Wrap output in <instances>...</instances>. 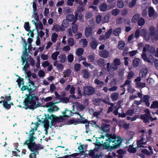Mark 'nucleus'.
<instances>
[{"label": "nucleus", "mask_w": 158, "mask_h": 158, "mask_svg": "<svg viewBox=\"0 0 158 158\" xmlns=\"http://www.w3.org/2000/svg\"><path fill=\"white\" fill-rule=\"evenodd\" d=\"M110 125L102 123L101 127H99V129L105 132V134L108 138L105 140L106 142L103 143V149H106L108 151L118 148L122 142L121 137L117 136L115 134L112 135L107 133V132L110 131Z\"/></svg>", "instance_id": "nucleus-1"}, {"label": "nucleus", "mask_w": 158, "mask_h": 158, "mask_svg": "<svg viewBox=\"0 0 158 158\" xmlns=\"http://www.w3.org/2000/svg\"><path fill=\"white\" fill-rule=\"evenodd\" d=\"M33 133L30 134L29 137L23 143V145H26L31 152L29 156V158H37L36 156L39 154V151L44 148V147L40 143H37L35 141V138L33 135Z\"/></svg>", "instance_id": "nucleus-2"}, {"label": "nucleus", "mask_w": 158, "mask_h": 158, "mask_svg": "<svg viewBox=\"0 0 158 158\" xmlns=\"http://www.w3.org/2000/svg\"><path fill=\"white\" fill-rule=\"evenodd\" d=\"M26 96L23 102L26 109L34 110L41 106L40 103L38 102L39 97L35 94H28Z\"/></svg>", "instance_id": "nucleus-3"}, {"label": "nucleus", "mask_w": 158, "mask_h": 158, "mask_svg": "<svg viewBox=\"0 0 158 158\" xmlns=\"http://www.w3.org/2000/svg\"><path fill=\"white\" fill-rule=\"evenodd\" d=\"M50 119L51 120L50 123L51 126L55 127L57 123L63 122L65 120V119L62 116H60L57 117L52 114L51 115V117L50 118Z\"/></svg>", "instance_id": "nucleus-4"}, {"label": "nucleus", "mask_w": 158, "mask_h": 158, "mask_svg": "<svg viewBox=\"0 0 158 158\" xmlns=\"http://www.w3.org/2000/svg\"><path fill=\"white\" fill-rule=\"evenodd\" d=\"M97 139L96 143H95V147L93 150H90L89 151L88 155L92 158H99V153H98L99 150V142Z\"/></svg>", "instance_id": "nucleus-5"}, {"label": "nucleus", "mask_w": 158, "mask_h": 158, "mask_svg": "<svg viewBox=\"0 0 158 158\" xmlns=\"http://www.w3.org/2000/svg\"><path fill=\"white\" fill-rule=\"evenodd\" d=\"M28 86L27 85H23L22 88V90H27L29 92V94L34 91L36 88V86H35V83L31 79H28Z\"/></svg>", "instance_id": "nucleus-6"}, {"label": "nucleus", "mask_w": 158, "mask_h": 158, "mask_svg": "<svg viewBox=\"0 0 158 158\" xmlns=\"http://www.w3.org/2000/svg\"><path fill=\"white\" fill-rule=\"evenodd\" d=\"M84 94L88 95L93 94L95 92V90L93 87L88 86L85 87L84 88Z\"/></svg>", "instance_id": "nucleus-7"}, {"label": "nucleus", "mask_w": 158, "mask_h": 158, "mask_svg": "<svg viewBox=\"0 0 158 158\" xmlns=\"http://www.w3.org/2000/svg\"><path fill=\"white\" fill-rule=\"evenodd\" d=\"M42 119H43V121L42 122V123H44V127L45 128V130L46 131V134L48 133V131L49 129V121L47 119V118H42Z\"/></svg>", "instance_id": "nucleus-8"}, {"label": "nucleus", "mask_w": 158, "mask_h": 158, "mask_svg": "<svg viewBox=\"0 0 158 158\" xmlns=\"http://www.w3.org/2000/svg\"><path fill=\"white\" fill-rule=\"evenodd\" d=\"M21 59L23 61L22 65H23L25 62H26L23 68V70L26 71L29 67L30 64L28 63V60L26 57L24 56H22Z\"/></svg>", "instance_id": "nucleus-9"}, {"label": "nucleus", "mask_w": 158, "mask_h": 158, "mask_svg": "<svg viewBox=\"0 0 158 158\" xmlns=\"http://www.w3.org/2000/svg\"><path fill=\"white\" fill-rule=\"evenodd\" d=\"M58 103L57 102H47L45 105L47 107H51L54 110V111H57L59 109L58 107L55 105V104Z\"/></svg>", "instance_id": "nucleus-10"}, {"label": "nucleus", "mask_w": 158, "mask_h": 158, "mask_svg": "<svg viewBox=\"0 0 158 158\" xmlns=\"http://www.w3.org/2000/svg\"><path fill=\"white\" fill-rule=\"evenodd\" d=\"M93 33V30L91 27H86L85 30V34L86 37L91 36Z\"/></svg>", "instance_id": "nucleus-11"}, {"label": "nucleus", "mask_w": 158, "mask_h": 158, "mask_svg": "<svg viewBox=\"0 0 158 158\" xmlns=\"http://www.w3.org/2000/svg\"><path fill=\"white\" fill-rule=\"evenodd\" d=\"M107 69L108 71L110 70V69L113 70H115L118 69V67L114 63H112L110 65V63H108L107 64Z\"/></svg>", "instance_id": "nucleus-12"}, {"label": "nucleus", "mask_w": 158, "mask_h": 158, "mask_svg": "<svg viewBox=\"0 0 158 158\" xmlns=\"http://www.w3.org/2000/svg\"><path fill=\"white\" fill-rule=\"evenodd\" d=\"M148 72V70L147 68H143L140 71L139 73V75L141 78L145 77Z\"/></svg>", "instance_id": "nucleus-13"}, {"label": "nucleus", "mask_w": 158, "mask_h": 158, "mask_svg": "<svg viewBox=\"0 0 158 158\" xmlns=\"http://www.w3.org/2000/svg\"><path fill=\"white\" fill-rule=\"evenodd\" d=\"M73 113L71 110H69L68 109H66L65 110L62 112V114L64 118H69L70 116L73 115Z\"/></svg>", "instance_id": "nucleus-14"}, {"label": "nucleus", "mask_w": 158, "mask_h": 158, "mask_svg": "<svg viewBox=\"0 0 158 158\" xmlns=\"http://www.w3.org/2000/svg\"><path fill=\"white\" fill-rule=\"evenodd\" d=\"M150 115L148 114H141L140 115V119L143 121L145 123H147L149 122V117Z\"/></svg>", "instance_id": "nucleus-15"}, {"label": "nucleus", "mask_w": 158, "mask_h": 158, "mask_svg": "<svg viewBox=\"0 0 158 158\" xmlns=\"http://www.w3.org/2000/svg\"><path fill=\"white\" fill-rule=\"evenodd\" d=\"M35 126L33 128H32V127L31 128V130L29 132V135L28 137L27 138V140L28 139L29 137V136L30 135V134H31L32 133H33L32 135L35 138V139H36V137L35 136V133L34 130H37V128L38 127V126L39 125V124L38 123V122H36L35 123Z\"/></svg>", "instance_id": "nucleus-16"}, {"label": "nucleus", "mask_w": 158, "mask_h": 158, "mask_svg": "<svg viewBox=\"0 0 158 158\" xmlns=\"http://www.w3.org/2000/svg\"><path fill=\"white\" fill-rule=\"evenodd\" d=\"M142 34L146 41H148L150 40L151 35L146 30H143Z\"/></svg>", "instance_id": "nucleus-17"}, {"label": "nucleus", "mask_w": 158, "mask_h": 158, "mask_svg": "<svg viewBox=\"0 0 158 158\" xmlns=\"http://www.w3.org/2000/svg\"><path fill=\"white\" fill-rule=\"evenodd\" d=\"M109 55V52L106 50H103L99 51V56L104 58H107Z\"/></svg>", "instance_id": "nucleus-18"}, {"label": "nucleus", "mask_w": 158, "mask_h": 158, "mask_svg": "<svg viewBox=\"0 0 158 158\" xmlns=\"http://www.w3.org/2000/svg\"><path fill=\"white\" fill-rule=\"evenodd\" d=\"M126 152V151L122 149L118 150L117 151V153L118 155H117V157L118 158H123V155L125 154Z\"/></svg>", "instance_id": "nucleus-19"}, {"label": "nucleus", "mask_w": 158, "mask_h": 158, "mask_svg": "<svg viewBox=\"0 0 158 158\" xmlns=\"http://www.w3.org/2000/svg\"><path fill=\"white\" fill-rule=\"evenodd\" d=\"M66 19L70 22H73L72 23H75V21H74V16L73 14H69L66 15Z\"/></svg>", "instance_id": "nucleus-20"}, {"label": "nucleus", "mask_w": 158, "mask_h": 158, "mask_svg": "<svg viewBox=\"0 0 158 158\" xmlns=\"http://www.w3.org/2000/svg\"><path fill=\"white\" fill-rule=\"evenodd\" d=\"M156 13H155L153 8L152 7H150L148 9V15L150 17L155 16Z\"/></svg>", "instance_id": "nucleus-21"}, {"label": "nucleus", "mask_w": 158, "mask_h": 158, "mask_svg": "<svg viewBox=\"0 0 158 158\" xmlns=\"http://www.w3.org/2000/svg\"><path fill=\"white\" fill-rule=\"evenodd\" d=\"M140 60V59L139 58H134L132 61V65L134 68H136L138 66Z\"/></svg>", "instance_id": "nucleus-22"}, {"label": "nucleus", "mask_w": 158, "mask_h": 158, "mask_svg": "<svg viewBox=\"0 0 158 158\" xmlns=\"http://www.w3.org/2000/svg\"><path fill=\"white\" fill-rule=\"evenodd\" d=\"M59 61L61 63H64L66 60V57L64 54L60 55L59 57Z\"/></svg>", "instance_id": "nucleus-23"}, {"label": "nucleus", "mask_w": 158, "mask_h": 158, "mask_svg": "<svg viewBox=\"0 0 158 158\" xmlns=\"http://www.w3.org/2000/svg\"><path fill=\"white\" fill-rule=\"evenodd\" d=\"M81 73L83 75V78L87 79L89 77V73L86 69H84L82 70Z\"/></svg>", "instance_id": "nucleus-24"}, {"label": "nucleus", "mask_w": 158, "mask_h": 158, "mask_svg": "<svg viewBox=\"0 0 158 158\" xmlns=\"http://www.w3.org/2000/svg\"><path fill=\"white\" fill-rule=\"evenodd\" d=\"M140 15L138 13L136 14L132 17L131 19V22L133 23H136L139 18Z\"/></svg>", "instance_id": "nucleus-25"}, {"label": "nucleus", "mask_w": 158, "mask_h": 158, "mask_svg": "<svg viewBox=\"0 0 158 158\" xmlns=\"http://www.w3.org/2000/svg\"><path fill=\"white\" fill-rule=\"evenodd\" d=\"M146 48L148 47L149 48L148 51H149V52L150 53V54L152 55H153L154 54V53L155 52V50L154 47L153 46H151L150 47H149V45L146 44Z\"/></svg>", "instance_id": "nucleus-26"}, {"label": "nucleus", "mask_w": 158, "mask_h": 158, "mask_svg": "<svg viewBox=\"0 0 158 158\" xmlns=\"http://www.w3.org/2000/svg\"><path fill=\"white\" fill-rule=\"evenodd\" d=\"M149 30L150 31L149 33L151 35L152 37L155 34L156 28L154 26H151L149 28Z\"/></svg>", "instance_id": "nucleus-27"}, {"label": "nucleus", "mask_w": 158, "mask_h": 158, "mask_svg": "<svg viewBox=\"0 0 158 158\" xmlns=\"http://www.w3.org/2000/svg\"><path fill=\"white\" fill-rule=\"evenodd\" d=\"M77 114L79 115L81 117V119L78 118V122L79 123H82V124H85L86 123L87 121L88 120L85 119V118L84 117H82V116L80 115L79 113H77Z\"/></svg>", "instance_id": "nucleus-28"}, {"label": "nucleus", "mask_w": 158, "mask_h": 158, "mask_svg": "<svg viewBox=\"0 0 158 158\" xmlns=\"http://www.w3.org/2000/svg\"><path fill=\"white\" fill-rule=\"evenodd\" d=\"M141 152L147 156H150L152 155L153 153L152 151L149 152L147 149H144L141 151Z\"/></svg>", "instance_id": "nucleus-29"}, {"label": "nucleus", "mask_w": 158, "mask_h": 158, "mask_svg": "<svg viewBox=\"0 0 158 158\" xmlns=\"http://www.w3.org/2000/svg\"><path fill=\"white\" fill-rule=\"evenodd\" d=\"M100 10L102 11H106L107 9V5L105 3H102L99 6Z\"/></svg>", "instance_id": "nucleus-30"}, {"label": "nucleus", "mask_w": 158, "mask_h": 158, "mask_svg": "<svg viewBox=\"0 0 158 158\" xmlns=\"http://www.w3.org/2000/svg\"><path fill=\"white\" fill-rule=\"evenodd\" d=\"M29 23L28 22H25L24 24V27L26 31H28L29 33L31 32V30H30V27L29 26Z\"/></svg>", "instance_id": "nucleus-31"}, {"label": "nucleus", "mask_w": 158, "mask_h": 158, "mask_svg": "<svg viewBox=\"0 0 158 158\" xmlns=\"http://www.w3.org/2000/svg\"><path fill=\"white\" fill-rule=\"evenodd\" d=\"M125 43L122 40H120L119 41L118 48L119 50H122L123 49V48L125 46Z\"/></svg>", "instance_id": "nucleus-32"}, {"label": "nucleus", "mask_w": 158, "mask_h": 158, "mask_svg": "<svg viewBox=\"0 0 158 158\" xmlns=\"http://www.w3.org/2000/svg\"><path fill=\"white\" fill-rule=\"evenodd\" d=\"M98 45L97 42L96 41H92L90 43V46L93 49H96Z\"/></svg>", "instance_id": "nucleus-33"}, {"label": "nucleus", "mask_w": 158, "mask_h": 158, "mask_svg": "<svg viewBox=\"0 0 158 158\" xmlns=\"http://www.w3.org/2000/svg\"><path fill=\"white\" fill-rule=\"evenodd\" d=\"M60 54V52L56 51L52 54L51 57L52 59L54 60H56L58 55Z\"/></svg>", "instance_id": "nucleus-34"}, {"label": "nucleus", "mask_w": 158, "mask_h": 158, "mask_svg": "<svg viewBox=\"0 0 158 158\" xmlns=\"http://www.w3.org/2000/svg\"><path fill=\"white\" fill-rule=\"evenodd\" d=\"M150 108L151 109H158V101H156L153 102L152 104L151 105Z\"/></svg>", "instance_id": "nucleus-35"}, {"label": "nucleus", "mask_w": 158, "mask_h": 158, "mask_svg": "<svg viewBox=\"0 0 158 158\" xmlns=\"http://www.w3.org/2000/svg\"><path fill=\"white\" fill-rule=\"evenodd\" d=\"M145 21L144 19L142 18H140L137 22L138 25L139 26H143L145 23Z\"/></svg>", "instance_id": "nucleus-36"}, {"label": "nucleus", "mask_w": 158, "mask_h": 158, "mask_svg": "<svg viewBox=\"0 0 158 158\" xmlns=\"http://www.w3.org/2000/svg\"><path fill=\"white\" fill-rule=\"evenodd\" d=\"M78 118L77 119H75L74 118L72 119L69 121V124H74L75 125H77L79 124L78 122Z\"/></svg>", "instance_id": "nucleus-37"}, {"label": "nucleus", "mask_w": 158, "mask_h": 158, "mask_svg": "<svg viewBox=\"0 0 158 158\" xmlns=\"http://www.w3.org/2000/svg\"><path fill=\"white\" fill-rule=\"evenodd\" d=\"M83 52L84 50L83 49L80 48L77 49L76 53L78 56H80L83 53Z\"/></svg>", "instance_id": "nucleus-38"}, {"label": "nucleus", "mask_w": 158, "mask_h": 158, "mask_svg": "<svg viewBox=\"0 0 158 158\" xmlns=\"http://www.w3.org/2000/svg\"><path fill=\"white\" fill-rule=\"evenodd\" d=\"M10 94H9V96H5L4 97L3 96H1L0 98V99H4V102H7L9 101L11 99V96L10 95Z\"/></svg>", "instance_id": "nucleus-39"}, {"label": "nucleus", "mask_w": 158, "mask_h": 158, "mask_svg": "<svg viewBox=\"0 0 158 158\" xmlns=\"http://www.w3.org/2000/svg\"><path fill=\"white\" fill-rule=\"evenodd\" d=\"M68 21L66 19L63 20L62 24V26L64 28L68 27L69 25Z\"/></svg>", "instance_id": "nucleus-40"}, {"label": "nucleus", "mask_w": 158, "mask_h": 158, "mask_svg": "<svg viewBox=\"0 0 158 158\" xmlns=\"http://www.w3.org/2000/svg\"><path fill=\"white\" fill-rule=\"evenodd\" d=\"M121 32L120 27H118L113 31V33L115 36L118 35Z\"/></svg>", "instance_id": "nucleus-41"}, {"label": "nucleus", "mask_w": 158, "mask_h": 158, "mask_svg": "<svg viewBox=\"0 0 158 158\" xmlns=\"http://www.w3.org/2000/svg\"><path fill=\"white\" fill-rule=\"evenodd\" d=\"M73 26L72 27V29L73 32L75 33L78 30V26L77 24H76L75 23H72Z\"/></svg>", "instance_id": "nucleus-42"}, {"label": "nucleus", "mask_w": 158, "mask_h": 158, "mask_svg": "<svg viewBox=\"0 0 158 158\" xmlns=\"http://www.w3.org/2000/svg\"><path fill=\"white\" fill-rule=\"evenodd\" d=\"M117 6L119 8H121L124 6V3L121 0H118L117 2Z\"/></svg>", "instance_id": "nucleus-43"}, {"label": "nucleus", "mask_w": 158, "mask_h": 158, "mask_svg": "<svg viewBox=\"0 0 158 158\" xmlns=\"http://www.w3.org/2000/svg\"><path fill=\"white\" fill-rule=\"evenodd\" d=\"M2 105L7 110H9L11 108L10 105L8 104V102H3Z\"/></svg>", "instance_id": "nucleus-44"}, {"label": "nucleus", "mask_w": 158, "mask_h": 158, "mask_svg": "<svg viewBox=\"0 0 158 158\" xmlns=\"http://www.w3.org/2000/svg\"><path fill=\"white\" fill-rule=\"evenodd\" d=\"M120 12L119 10L118 9H115L113 10L111 12V14L113 15L117 16Z\"/></svg>", "instance_id": "nucleus-45"}, {"label": "nucleus", "mask_w": 158, "mask_h": 158, "mask_svg": "<svg viewBox=\"0 0 158 158\" xmlns=\"http://www.w3.org/2000/svg\"><path fill=\"white\" fill-rule=\"evenodd\" d=\"M67 59L68 62L69 63H71L73 62L74 60L73 55L71 54H69L67 56Z\"/></svg>", "instance_id": "nucleus-46"}, {"label": "nucleus", "mask_w": 158, "mask_h": 158, "mask_svg": "<svg viewBox=\"0 0 158 158\" xmlns=\"http://www.w3.org/2000/svg\"><path fill=\"white\" fill-rule=\"evenodd\" d=\"M57 37L58 35L56 33H53L52 34L51 38L52 41L53 42H56Z\"/></svg>", "instance_id": "nucleus-47"}, {"label": "nucleus", "mask_w": 158, "mask_h": 158, "mask_svg": "<svg viewBox=\"0 0 158 158\" xmlns=\"http://www.w3.org/2000/svg\"><path fill=\"white\" fill-rule=\"evenodd\" d=\"M81 68V64H79L76 63L74 66V69L75 71H79Z\"/></svg>", "instance_id": "nucleus-48"}, {"label": "nucleus", "mask_w": 158, "mask_h": 158, "mask_svg": "<svg viewBox=\"0 0 158 158\" xmlns=\"http://www.w3.org/2000/svg\"><path fill=\"white\" fill-rule=\"evenodd\" d=\"M112 33L111 29H109L105 34V37L106 39L109 38Z\"/></svg>", "instance_id": "nucleus-49"}, {"label": "nucleus", "mask_w": 158, "mask_h": 158, "mask_svg": "<svg viewBox=\"0 0 158 158\" xmlns=\"http://www.w3.org/2000/svg\"><path fill=\"white\" fill-rule=\"evenodd\" d=\"M111 98L113 101L117 100L118 98V94L117 93H114L111 95Z\"/></svg>", "instance_id": "nucleus-50"}, {"label": "nucleus", "mask_w": 158, "mask_h": 158, "mask_svg": "<svg viewBox=\"0 0 158 158\" xmlns=\"http://www.w3.org/2000/svg\"><path fill=\"white\" fill-rule=\"evenodd\" d=\"M136 85L137 87L139 88H141L145 87L146 86V84L145 83H143L141 82L136 83Z\"/></svg>", "instance_id": "nucleus-51"}, {"label": "nucleus", "mask_w": 158, "mask_h": 158, "mask_svg": "<svg viewBox=\"0 0 158 158\" xmlns=\"http://www.w3.org/2000/svg\"><path fill=\"white\" fill-rule=\"evenodd\" d=\"M141 57L142 59L144 60L147 61L148 62H150L149 60L148 59L146 53H143L141 55Z\"/></svg>", "instance_id": "nucleus-52"}, {"label": "nucleus", "mask_w": 158, "mask_h": 158, "mask_svg": "<svg viewBox=\"0 0 158 158\" xmlns=\"http://www.w3.org/2000/svg\"><path fill=\"white\" fill-rule=\"evenodd\" d=\"M61 101L64 103H66L69 101V98L67 97H62L60 98Z\"/></svg>", "instance_id": "nucleus-53"}, {"label": "nucleus", "mask_w": 158, "mask_h": 158, "mask_svg": "<svg viewBox=\"0 0 158 158\" xmlns=\"http://www.w3.org/2000/svg\"><path fill=\"white\" fill-rule=\"evenodd\" d=\"M136 0H132V1L129 2L128 4L129 7L130 8L133 7L136 4Z\"/></svg>", "instance_id": "nucleus-54"}, {"label": "nucleus", "mask_w": 158, "mask_h": 158, "mask_svg": "<svg viewBox=\"0 0 158 158\" xmlns=\"http://www.w3.org/2000/svg\"><path fill=\"white\" fill-rule=\"evenodd\" d=\"M134 110L132 109H130L127 110L126 112V114L127 115L129 116H132L134 113Z\"/></svg>", "instance_id": "nucleus-55"}, {"label": "nucleus", "mask_w": 158, "mask_h": 158, "mask_svg": "<svg viewBox=\"0 0 158 158\" xmlns=\"http://www.w3.org/2000/svg\"><path fill=\"white\" fill-rule=\"evenodd\" d=\"M16 151H13V153L14 154L15 156L17 157H20V151L19 150L16 149Z\"/></svg>", "instance_id": "nucleus-56"}, {"label": "nucleus", "mask_w": 158, "mask_h": 158, "mask_svg": "<svg viewBox=\"0 0 158 158\" xmlns=\"http://www.w3.org/2000/svg\"><path fill=\"white\" fill-rule=\"evenodd\" d=\"M68 43L69 45L70 46H73L74 44V41L73 39L72 38H69L68 40Z\"/></svg>", "instance_id": "nucleus-57"}, {"label": "nucleus", "mask_w": 158, "mask_h": 158, "mask_svg": "<svg viewBox=\"0 0 158 158\" xmlns=\"http://www.w3.org/2000/svg\"><path fill=\"white\" fill-rule=\"evenodd\" d=\"M64 76L69 77L71 74V70L70 69H67L64 72Z\"/></svg>", "instance_id": "nucleus-58"}, {"label": "nucleus", "mask_w": 158, "mask_h": 158, "mask_svg": "<svg viewBox=\"0 0 158 158\" xmlns=\"http://www.w3.org/2000/svg\"><path fill=\"white\" fill-rule=\"evenodd\" d=\"M128 48L127 47H125L124 49L123 52V56H126L127 54Z\"/></svg>", "instance_id": "nucleus-59"}, {"label": "nucleus", "mask_w": 158, "mask_h": 158, "mask_svg": "<svg viewBox=\"0 0 158 158\" xmlns=\"http://www.w3.org/2000/svg\"><path fill=\"white\" fill-rule=\"evenodd\" d=\"M19 79L16 80V82L18 83V85L20 86L21 85V82H24L23 79V78H21L19 76Z\"/></svg>", "instance_id": "nucleus-60"}, {"label": "nucleus", "mask_w": 158, "mask_h": 158, "mask_svg": "<svg viewBox=\"0 0 158 158\" xmlns=\"http://www.w3.org/2000/svg\"><path fill=\"white\" fill-rule=\"evenodd\" d=\"M128 151L130 153H135L136 152V150L135 148L129 147L128 149Z\"/></svg>", "instance_id": "nucleus-61"}, {"label": "nucleus", "mask_w": 158, "mask_h": 158, "mask_svg": "<svg viewBox=\"0 0 158 158\" xmlns=\"http://www.w3.org/2000/svg\"><path fill=\"white\" fill-rule=\"evenodd\" d=\"M90 124L92 125V126L94 127H99V126L96 124V122L93 120L89 121Z\"/></svg>", "instance_id": "nucleus-62"}, {"label": "nucleus", "mask_w": 158, "mask_h": 158, "mask_svg": "<svg viewBox=\"0 0 158 158\" xmlns=\"http://www.w3.org/2000/svg\"><path fill=\"white\" fill-rule=\"evenodd\" d=\"M114 63L118 66V65H119L121 63L120 60L119 59H115L114 60Z\"/></svg>", "instance_id": "nucleus-63"}, {"label": "nucleus", "mask_w": 158, "mask_h": 158, "mask_svg": "<svg viewBox=\"0 0 158 158\" xmlns=\"http://www.w3.org/2000/svg\"><path fill=\"white\" fill-rule=\"evenodd\" d=\"M134 76V73L132 71L130 72L127 75V78L128 79H131V78Z\"/></svg>", "instance_id": "nucleus-64"}]
</instances>
